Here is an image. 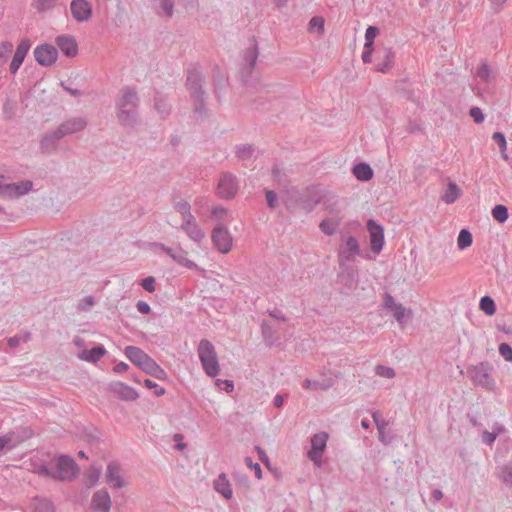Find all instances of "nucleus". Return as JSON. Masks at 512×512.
Returning a JSON list of instances; mask_svg holds the SVG:
<instances>
[{"mask_svg":"<svg viewBox=\"0 0 512 512\" xmlns=\"http://www.w3.org/2000/svg\"><path fill=\"white\" fill-rule=\"evenodd\" d=\"M139 97L132 87H125L116 99V114L122 126L133 128L138 122Z\"/></svg>","mask_w":512,"mask_h":512,"instance_id":"1","label":"nucleus"},{"mask_svg":"<svg viewBox=\"0 0 512 512\" xmlns=\"http://www.w3.org/2000/svg\"><path fill=\"white\" fill-rule=\"evenodd\" d=\"M197 351L204 372L209 377H216L219 374L220 366L214 345L208 339H202Z\"/></svg>","mask_w":512,"mask_h":512,"instance_id":"2","label":"nucleus"},{"mask_svg":"<svg viewBox=\"0 0 512 512\" xmlns=\"http://www.w3.org/2000/svg\"><path fill=\"white\" fill-rule=\"evenodd\" d=\"M493 367L485 361L477 365H473L467 369V375L474 385L480 386L486 390H493L496 386L495 380L492 377Z\"/></svg>","mask_w":512,"mask_h":512,"instance_id":"3","label":"nucleus"},{"mask_svg":"<svg viewBox=\"0 0 512 512\" xmlns=\"http://www.w3.org/2000/svg\"><path fill=\"white\" fill-rule=\"evenodd\" d=\"M259 56L258 44L255 38L251 39L249 47L241 53L240 78L243 83H247L255 68Z\"/></svg>","mask_w":512,"mask_h":512,"instance_id":"4","label":"nucleus"},{"mask_svg":"<svg viewBox=\"0 0 512 512\" xmlns=\"http://www.w3.org/2000/svg\"><path fill=\"white\" fill-rule=\"evenodd\" d=\"M125 356L143 372L148 374L153 368L156 361L136 346H126L124 349Z\"/></svg>","mask_w":512,"mask_h":512,"instance_id":"5","label":"nucleus"},{"mask_svg":"<svg viewBox=\"0 0 512 512\" xmlns=\"http://www.w3.org/2000/svg\"><path fill=\"white\" fill-rule=\"evenodd\" d=\"M54 473L56 480H72L78 475V467L70 456L61 455L57 459Z\"/></svg>","mask_w":512,"mask_h":512,"instance_id":"6","label":"nucleus"},{"mask_svg":"<svg viewBox=\"0 0 512 512\" xmlns=\"http://www.w3.org/2000/svg\"><path fill=\"white\" fill-rule=\"evenodd\" d=\"M328 438L329 435L325 431L318 432L311 438V449L308 451L307 457L319 468L323 464L322 455L326 449Z\"/></svg>","mask_w":512,"mask_h":512,"instance_id":"7","label":"nucleus"},{"mask_svg":"<svg viewBox=\"0 0 512 512\" xmlns=\"http://www.w3.org/2000/svg\"><path fill=\"white\" fill-rule=\"evenodd\" d=\"M360 252V245L356 237H346L338 249V264L343 265L344 262H353L360 255Z\"/></svg>","mask_w":512,"mask_h":512,"instance_id":"8","label":"nucleus"},{"mask_svg":"<svg viewBox=\"0 0 512 512\" xmlns=\"http://www.w3.org/2000/svg\"><path fill=\"white\" fill-rule=\"evenodd\" d=\"M238 191V181L234 174L225 172L217 185V195L222 199H232Z\"/></svg>","mask_w":512,"mask_h":512,"instance_id":"9","label":"nucleus"},{"mask_svg":"<svg viewBox=\"0 0 512 512\" xmlns=\"http://www.w3.org/2000/svg\"><path fill=\"white\" fill-rule=\"evenodd\" d=\"M297 202L302 210L311 213L321 203V190L317 186L307 187L299 195Z\"/></svg>","mask_w":512,"mask_h":512,"instance_id":"10","label":"nucleus"},{"mask_svg":"<svg viewBox=\"0 0 512 512\" xmlns=\"http://www.w3.org/2000/svg\"><path fill=\"white\" fill-rule=\"evenodd\" d=\"M212 242L217 250L223 254L228 253L232 248V236L227 227L219 224L214 227L211 234Z\"/></svg>","mask_w":512,"mask_h":512,"instance_id":"11","label":"nucleus"},{"mask_svg":"<svg viewBox=\"0 0 512 512\" xmlns=\"http://www.w3.org/2000/svg\"><path fill=\"white\" fill-rule=\"evenodd\" d=\"M36 62L44 67H50L57 61L58 50L51 44H40L33 51Z\"/></svg>","mask_w":512,"mask_h":512,"instance_id":"12","label":"nucleus"},{"mask_svg":"<svg viewBox=\"0 0 512 512\" xmlns=\"http://www.w3.org/2000/svg\"><path fill=\"white\" fill-rule=\"evenodd\" d=\"M205 78L197 65H190L187 69L186 87L190 96L205 94L203 85Z\"/></svg>","mask_w":512,"mask_h":512,"instance_id":"13","label":"nucleus"},{"mask_svg":"<svg viewBox=\"0 0 512 512\" xmlns=\"http://www.w3.org/2000/svg\"><path fill=\"white\" fill-rule=\"evenodd\" d=\"M367 230L370 237L371 250L375 254H379L384 246V228L377 224L373 219L367 221Z\"/></svg>","mask_w":512,"mask_h":512,"instance_id":"14","label":"nucleus"},{"mask_svg":"<svg viewBox=\"0 0 512 512\" xmlns=\"http://www.w3.org/2000/svg\"><path fill=\"white\" fill-rule=\"evenodd\" d=\"M383 307L393 312V316L399 324H404L412 315L411 310H407L402 304L396 303L390 293H385Z\"/></svg>","mask_w":512,"mask_h":512,"instance_id":"15","label":"nucleus"},{"mask_svg":"<svg viewBox=\"0 0 512 512\" xmlns=\"http://www.w3.org/2000/svg\"><path fill=\"white\" fill-rule=\"evenodd\" d=\"M350 263L351 262H344L343 265L339 264L340 271L337 277L345 287L352 290L358 283L359 271L356 266H353Z\"/></svg>","mask_w":512,"mask_h":512,"instance_id":"16","label":"nucleus"},{"mask_svg":"<svg viewBox=\"0 0 512 512\" xmlns=\"http://www.w3.org/2000/svg\"><path fill=\"white\" fill-rule=\"evenodd\" d=\"M30 47H31V43L29 41V39H22L17 47H16V50L13 54V57H12V60L10 62V65H9V71L11 74L15 75L19 68L21 67V65L23 64L24 62V59L25 57L27 56L29 50H30Z\"/></svg>","mask_w":512,"mask_h":512,"instance_id":"17","label":"nucleus"},{"mask_svg":"<svg viewBox=\"0 0 512 512\" xmlns=\"http://www.w3.org/2000/svg\"><path fill=\"white\" fill-rule=\"evenodd\" d=\"M70 11L77 22H86L92 15V7L87 0H72Z\"/></svg>","mask_w":512,"mask_h":512,"instance_id":"18","label":"nucleus"},{"mask_svg":"<svg viewBox=\"0 0 512 512\" xmlns=\"http://www.w3.org/2000/svg\"><path fill=\"white\" fill-rule=\"evenodd\" d=\"M109 391L124 401H135L139 397V394L133 387L120 381L110 383Z\"/></svg>","mask_w":512,"mask_h":512,"instance_id":"19","label":"nucleus"},{"mask_svg":"<svg viewBox=\"0 0 512 512\" xmlns=\"http://www.w3.org/2000/svg\"><path fill=\"white\" fill-rule=\"evenodd\" d=\"M33 188L30 180H22L17 183H9L5 187L4 198L14 199L29 193Z\"/></svg>","mask_w":512,"mask_h":512,"instance_id":"20","label":"nucleus"},{"mask_svg":"<svg viewBox=\"0 0 512 512\" xmlns=\"http://www.w3.org/2000/svg\"><path fill=\"white\" fill-rule=\"evenodd\" d=\"M395 53L392 48L384 47L377 52L376 71L387 73L394 65Z\"/></svg>","mask_w":512,"mask_h":512,"instance_id":"21","label":"nucleus"},{"mask_svg":"<svg viewBox=\"0 0 512 512\" xmlns=\"http://www.w3.org/2000/svg\"><path fill=\"white\" fill-rule=\"evenodd\" d=\"M63 135L59 132L58 128L54 131L46 133L40 140V150L44 154H52L56 151L59 141Z\"/></svg>","mask_w":512,"mask_h":512,"instance_id":"22","label":"nucleus"},{"mask_svg":"<svg viewBox=\"0 0 512 512\" xmlns=\"http://www.w3.org/2000/svg\"><path fill=\"white\" fill-rule=\"evenodd\" d=\"M112 501L107 490L101 489L96 491L91 500V507L97 512H109L111 509Z\"/></svg>","mask_w":512,"mask_h":512,"instance_id":"23","label":"nucleus"},{"mask_svg":"<svg viewBox=\"0 0 512 512\" xmlns=\"http://www.w3.org/2000/svg\"><path fill=\"white\" fill-rule=\"evenodd\" d=\"M86 126L87 122L84 118L75 117L64 121L57 128L63 137H65L66 135L74 134L84 130Z\"/></svg>","mask_w":512,"mask_h":512,"instance_id":"24","label":"nucleus"},{"mask_svg":"<svg viewBox=\"0 0 512 512\" xmlns=\"http://www.w3.org/2000/svg\"><path fill=\"white\" fill-rule=\"evenodd\" d=\"M57 47L67 57H74L78 53V44L75 38L71 35H60L55 40Z\"/></svg>","mask_w":512,"mask_h":512,"instance_id":"25","label":"nucleus"},{"mask_svg":"<svg viewBox=\"0 0 512 512\" xmlns=\"http://www.w3.org/2000/svg\"><path fill=\"white\" fill-rule=\"evenodd\" d=\"M324 210L333 217H342L338 207V197L328 191H321V203Z\"/></svg>","mask_w":512,"mask_h":512,"instance_id":"26","label":"nucleus"},{"mask_svg":"<svg viewBox=\"0 0 512 512\" xmlns=\"http://www.w3.org/2000/svg\"><path fill=\"white\" fill-rule=\"evenodd\" d=\"M106 477L107 482L112 484L115 488H122L125 485L120 475V465L116 462H110L108 464Z\"/></svg>","mask_w":512,"mask_h":512,"instance_id":"27","label":"nucleus"},{"mask_svg":"<svg viewBox=\"0 0 512 512\" xmlns=\"http://www.w3.org/2000/svg\"><path fill=\"white\" fill-rule=\"evenodd\" d=\"M107 353L105 347L101 344L93 347L90 350H83L81 353H79L78 357L79 359L90 362V363H96L98 362L105 354Z\"/></svg>","mask_w":512,"mask_h":512,"instance_id":"28","label":"nucleus"},{"mask_svg":"<svg viewBox=\"0 0 512 512\" xmlns=\"http://www.w3.org/2000/svg\"><path fill=\"white\" fill-rule=\"evenodd\" d=\"M215 490L221 494L225 499H231L233 490L229 480L224 473H221L214 482Z\"/></svg>","mask_w":512,"mask_h":512,"instance_id":"29","label":"nucleus"},{"mask_svg":"<svg viewBox=\"0 0 512 512\" xmlns=\"http://www.w3.org/2000/svg\"><path fill=\"white\" fill-rule=\"evenodd\" d=\"M354 176L360 181H369L373 178L374 172L371 166L365 162L356 164L353 169Z\"/></svg>","mask_w":512,"mask_h":512,"instance_id":"30","label":"nucleus"},{"mask_svg":"<svg viewBox=\"0 0 512 512\" xmlns=\"http://www.w3.org/2000/svg\"><path fill=\"white\" fill-rule=\"evenodd\" d=\"M341 220L342 217L332 216V218H325L320 222L319 228L325 235L332 236L335 234L336 229L340 226Z\"/></svg>","mask_w":512,"mask_h":512,"instance_id":"31","label":"nucleus"},{"mask_svg":"<svg viewBox=\"0 0 512 512\" xmlns=\"http://www.w3.org/2000/svg\"><path fill=\"white\" fill-rule=\"evenodd\" d=\"M181 229L192 241H194L198 245H200L206 237L205 232L200 228L197 222L186 227H183Z\"/></svg>","mask_w":512,"mask_h":512,"instance_id":"32","label":"nucleus"},{"mask_svg":"<svg viewBox=\"0 0 512 512\" xmlns=\"http://www.w3.org/2000/svg\"><path fill=\"white\" fill-rule=\"evenodd\" d=\"M172 259L183 267L191 270H199L198 265L194 261L188 259L187 251L183 250L181 247H178V251H176V254L172 255Z\"/></svg>","mask_w":512,"mask_h":512,"instance_id":"33","label":"nucleus"},{"mask_svg":"<svg viewBox=\"0 0 512 512\" xmlns=\"http://www.w3.org/2000/svg\"><path fill=\"white\" fill-rule=\"evenodd\" d=\"M261 333L264 342L268 346H272L278 341L275 330L271 327L268 321L263 320L261 323Z\"/></svg>","mask_w":512,"mask_h":512,"instance_id":"34","label":"nucleus"},{"mask_svg":"<svg viewBox=\"0 0 512 512\" xmlns=\"http://www.w3.org/2000/svg\"><path fill=\"white\" fill-rule=\"evenodd\" d=\"M461 195V189L455 182H449L445 193L441 196L442 201L446 204L454 203Z\"/></svg>","mask_w":512,"mask_h":512,"instance_id":"35","label":"nucleus"},{"mask_svg":"<svg viewBox=\"0 0 512 512\" xmlns=\"http://www.w3.org/2000/svg\"><path fill=\"white\" fill-rule=\"evenodd\" d=\"M205 94H196L190 96L193 101V112L199 116H207Z\"/></svg>","mask_w":512,"mask_h":512,"instance_id":"36","label":"nucleus"},{"mask_svg":"<svg viewBox=\"0 0 512 512\" xmlns=\"http://www.w3.org/2000/svg\"><path fill=\"white\" fill-rule=\"evenodd\" d=\"M302 386L307 390H328L333 386V382L332 380L313 381L310 379H305L302 383Z\"/></svg>","mask_w":512,"mask_h":512,"instance_id":"37","label":"nucleus"},{"mask_svg":"<svg viewBox=\"0 0 512 512\" xmlns=\"http://www.w3.org/2000/svg\"><path fill=\"white\" fill-rule=\"evenodd\" d=\"M33 512H55L53 503L45 498H34Z\"/></svg>","mask_w":512,"mask_h":512,"instance_id":"38","label":"nucleus"},{"mask_svg":"<svg viewBox=\"0 0 512 512\" xmlns=\"http://www.w3.org/2000/svg\"><path fill=\"white\" fill-rule=\"evenodd\" d=\"M255 149L251 144H241L235 147L236 157L241 161L250 160Z\"/></svg>","mask_w":512,"mask_h":512,"instance_id":"39","label":"nucleus"},{"mask_svg":"<svg viewBox=\"0 0 512 512\" xmlns=\"http://www.w3.org/2000/svg\"><path fill=\"white\" fill-rule=\"evenodd\" d=\"M14 45L11 41L0 42V67L6 64L13 53Z\"/></svg>","mask_w":512,"mask_h":512,"instance_id":"40","label":"nucleus"},{"mask_svg":"<svg viewBox=\"0 0 512 512\" xmlns=\"http://www.w3.org/2000/svg\"><path fill=\"white\" fill-rule=\"evenodd\" d=\"M504 431H505V428L501 425H496L493 428V432H488L487 430H484L482 433L483 443H485L487 446H492L493 443L495 442L497 436L500 433H503Z\"/></svg>","mask_w":512,"mask_h":512,"instance_id":"41","label":"nucleus"},{"mask_svg":"<svg viewBox=\"0 0 512 512\" xmlns=\"http://www.w3.org/2000/svg\"><path fill=\"white\" fill-rule=\"evenodd\" d=\"M479 308L488 316H492L496 312L495 301L490 296H483L480 299Z\"/></svg>","mask_w":512,"mask_h":512,"instance_id":"42","label":"nucleus"},{"mask_svg":"<svg viewBox=\"0 0 512 512\" xmlns=\"http://www.w3.org/2000/svg\"><path fill=\"white\" fill-rule=\"evenodd\" d=\"M473 236L467 229H461L457 238V245L460 250H464L472 245Z\"/></svg>","mask_w":512,"mask_h":512,"instance_id":"43","label":"nucleus"},{"mask_svg":"<svg viewBox=\"0 0 512 512\" xmlns=\"http://www.w3.org/2000/svg\"><path fill=\"white\" fill-rule=\"evenodd\" d=\"M57 4V0H32V7L38 13H45L52 10Z\"/></svg>","mask_w":512,"mask_h":512,"instance_id":"44","label":"nucleus"},{"mask_svg":"<svg viewBox=\"0 0 512 512\" xmlns=\"http://www.w3.org/2000/svg\"><path fill=\"white\" fill-rule=\"evenodd\" d=\"M491 214L499 223H504L509 217L508 208L505 205L498 204L493 207Z\"/></svg>","mask_w":512,"mask_h":512,"instance_id":"45","label":"nucleus"},{"mask_svg":"<svg viewBox=\"0 0 512 512\" xmlns=\"http://www.w3.org/2000/svg\"><path fill=\"white\" fill-rule=\"evenodd\" d=\"M477 77L485 83H490L493 80V72L487 63H483L477 69Z\"/></svg>","mask_w":512,"mask_h":512,"instance_id":"46","label":"nucleus"},{"mask_svg":"<svg viewBox=\"0 0 512 512\" xmlns=\"http://www.w3.org/2000/svg\"><path fill=\"white\" fill-rule=\"evenodd\" d=\"M272 179L278 185L286 186L288 183V178L285 172H283L277 164H275L272 168Z\"/></svg>","mask_w":512,"mask_h":512,"instance_id":"47","label":"nucleus"},{"mask_svg":"<svg viewBox=\"0 0 512 512\" xmlns=\"http://www.w3.org/2000/svg\"><path fill=\"white\" fill-rule=\"evenodd\" d=\"M324 18L321 16H314L309 21V30L317 31L319 34L324 33Z\"/></svg>","mask_w":512,"mask_h":512,"instance_id":"48","label":"nucleus"},{"mask_svg":"<svg viewBox=\"0 0 512 512\" xmlns=\"http://www.w3.org/2000/svg\"><path fill=\"white\" fill-rule=\"evenodd\" d=\"M375 373L376 375L384 378H394L396 376V372L392 367L385 366L382 364H379L375 367Z\"/></svg>","mask_w":512,"mask_h":512,"instance_id":"49","label":"nucleus"},{"mask_svg":"<svg viewBox=\"0 0 512 512\" xmlns=\"http://www.w3.org/2000/svg\"><path fill=\"white\" fill-rule=\"evenodd\" d=\"M500 478L505 485L512 487V465L501 467Z\"/></svg>","mask_w":512,"mask_h":512,"instance_id":"50","label":"nucleus"},{"mask_svg":"<svg viewBox=\"0 0 512 512\" xmlns=\"http://www.w3.org/2000/svg\"><path fill=\"white\" fill-rule=\"evenodd\" d=\"M155 108L162 117H166L171 111L170 105L166 101L158 98L155 99Z\"/></svg>","mask_w":512,"mask_h":512,"instance_id":"51","label":"nucleus"},{"mask_svg":"<svg viewBox=\"0 0 512 512\" xmlns=\"http://www.w3.org/2000/svg\"><path fill=\"white\" fill-rule=\"evenodd\" d=\"M95 305V299L93 296H85L82 298L78 305L77 310L78 311H89L93 306Z\"/></svg>","mask_w":512,"mask_h":512,"instance_id":"52","label":"nucleus"},{"mask_svg":"<svg viewBox=\"0 0 512 512\" xmlns=\"http://www.w3.org/2000/svg\"><path fill=\"white\" fill-rule=\"evenodd\" d=\"M173 207L176 212L181 214V216L188 214L191 211V205L186 200H179L174 202Z\"/></svg>","mask_w":512,"mask_h":512,"instance_id":"53","label":"nucleus"},{"mask_svg":"<svg viewBox=\"0 0 512 512\" xmlns=\"http://www.w3.org/2000/svg\"><path fill=\"white\" fill-rule=\"evenodd\" d=\"M148 375L158 380H166L168 377L166 371L159 364H157V362L154 364Z\"/></svg>","mask_w":512,"mask_h":512,"instance_id":"54","label":"nucleus"},{"mask_svg":"<svg viewBox=\"0 0 512 512\" xmlns=\"http://www.w3.org/2000/svg\"><path fill=\"white\" fill-rule=\"evenodd\" d=\"M160 8L168 18H171L174 13V0H160Z\"/></svg>","mask_w":512,"mask_h":512,"instance_id":"55","label":"nucleus"},{"mask_svg":"<svg viewBox=\"0 0 512 512\" xmlns=\"http://www.w3.org/2000/svg\"><path fill=\"white\" fill-rule=\"evenodd\" d=\"M492 139L497 143L500 151L504 153L507 149V142L504 134L502 132H494L492 135Z\"/></svg>","mask_w":512,"mask_h":512,"instance_id":"56","label":"nucleus"},{"mask_svg":"<svg viewBox=\"0 0 512 512\" xmlns=\"http://www.w3.org/2000/svg\"><path fill=\"white\" fill-rule=\"evenodd\" d=\"M244 461L248 467H250L251 469L254 470L256 478L261 479L262 478V468H261L260 464L257 462L254 463L251 457H245Z\"/></svg>","mask_w":512,"mask_h":512,"instance_id":"57","label":"nucleus"},{"mask_svg":"<svg viewBox=\"0 0 512 512\" xmlns=\"http://www.w3.org/2000/svg\"><path fill=\"white\" fill-rule=\"evenodd\" d=\"M265 196L268 207L271 209H275L278 206L277 194L273 190H266Z\"/></svg>","mask_w":512,"mask_h":512,"instance_id":"58","label":"nucleus"},{"mask_svg":"<svg viewBox=\"0 0 512 512\" xmlns=\"http://www.w3.org/2000/svg\"><path fill=\"white\" fill-rule=\"evenodd\" d=\"M499 353L506 361H512V347L508 343L499 345Z\"/></svg>","mask_w":512,"mask_h":512,"instance_id":"59","label":"nucleus"},{"mask_svg":"<svg viewBox=\"0 0 512 512\" xmlns=\"http://www.w3.org/2000/svg\"><path fill=\"white\" fill-rule=\"evenodd\" d=\"M373 421L377 427L378 432H381V430H384L385 427L388 425V422L385 421L379 411H375L372 414Z\"/></svg>","mask_w":512,"mask_h":512,"instance_id":"60","label":"nucleus"},{"mask_svg":"<svg viewBox=\"0 0 512 512\" xmlns=\"http://www.w3.org/2000/svg\"><path fill=\"white\" fill-rule=\"evenodd\" d=\"M155 283H156V280L153 276H148L144 279H142L141 281V286L143 287L144 290H146L147 292H154L155 291Z\"/></svg>","mask_w":512,"mask_h":512,"instance_id":"61","label":"nucleus"},{"mask_svg":"<svg viewBox=\"0 0 512 512\" xmlns=\"http://www.w3.org/2000/svg\"><path fill=\"white\" fill-rule=\"evenodd\" d=\"M226 80L223 76H220L215 80L214 83V93L218 101L221 100V90L225 86Z\"/></svg>","mask_w":512,"mask_h":512,"instance_id":"62","label":"nucleus"},{"mask_svg":"<svg viewBox=\"0 0 512 512\" xmlns=\"http://www.w3.org/2000/svg\"><path fill=\"white\" fill-rule=\"evenodd\" d=\"M216 385L219 389L224 390L226 392H232L234 390V382L232 380H220L216 381Z\"/></svg>","mask_w":512,"mask_h":512,"instance_id":"63","label":"nucleus"},{"mask_svg":"<svg viewBox=\"0 0 512 512\" xmlns=\"http://www.w3.org/2000/svg\"><path fill=\"white\" fill-rule=\"evenodd\" d=\"M470 116L477 124L482 123L484 121V114L479 107H472L470 109Z\"/></svg>","mask_w":512,"mask_h":512,"instance_id":"64","label":"nucleus"}]
</instances>
